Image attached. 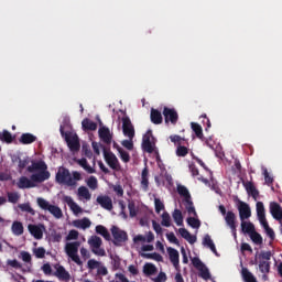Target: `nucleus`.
Wrapping results in <instances>:
<instances>
[{
  "mask_svg": "<svg viewBox=\"0 0 282 282\" xmlns=\"http://www.w3.org/2000/svg\"><path fill=\"white\" fill-rule=\"evenodd\" d=\"M155 272H158L155 264L148 262L143 265V273L145 276H152V274H155Z\"/></svg>",
  "mask_w": 282,
  "mask_h": 282,
  "instance_id": "obj_33",
  "label": "nucleus"
},
{
  "mask_svg": "<svg viewBox=\"0 0 282 282\" xmlns=\"http://www.w3.org/2000/svg\"><path fill=\"white\" fill-rule=\"evenodd\" d=\"M82 127L84 131H96V129H98V123L91 121L89 118H85L82 121Z\"/></svg>",
  "mask_w": 282,
  "mask_h": 282,
  "instance_id": "obj_25",
  "label": "nucleus"
},
{
  "mask_svg": "<svg viewBox=\"0 0 282 282\" xmlns=\"http://www.w3.org/2000/svg\"><path fill=\"white\" fill-rule=\"evenodd\" d=\"M122 131L123 135L130 140H133L135 137V129H133V124L131 123V119H129V117L122 118Z\"/></svg>",
  "mask_w": 282,
  "mask_h": 282,
  "instance_id": "obj_13",
  "label": "nucleus"
},
{
  "mask_svg": "<svg viewBox=\"0 0 282 282\" xmlns=\"http://www.w3.org/2000/svg\"><path fill=\"white\" fill-rule=\"evenodd\" d=\"M162 221L161 225L164 226L165 228H171V215L169 214V212H164L161 215Z\"/></svg>",
  "mask_w": 282,
  "mask_h": 282,
  "instance_id": "obj_44",
  "label": "nucleus"
},
{
  "mask_svg": "<svg viewBox=\"0 0 282 282\" xmlns=\"http://www.w3.org/2000/svg\"><path fill=\"white\" fill-rule=\"evenodd\" d=\"M241 230L242 232H245L246 235H251L254 232V224L250 223V221H246V220H241Z\"/></svg>",
  "mask_w": 282,
  "mask_h": 282,
  "instance_id": "obj_29",
  "label": "nucleus"
},
{
  "mask_svg": "<svg viewBox=\"0 0 282 282\" xmlns=\"http://www.w3.org/2000/svg\"><path fill=\"white\" fill-rule=\"evenodd\" d=\"M111 235L115 239L113 240L115 246H120V243H124V241H128V239H129L127 231H124L116 226L111 227Z\"/></svg>",
  "mask_w": 282,
  "mask_h": 282,
  "instance_id": "obj_8",
  "label": "nucleus"
},
{
  "mask_svg": "<svg viewBox=\"0 0 282 282\" xmlns=\"http://www.w3.org/2000/svg\"><path fill=\"white\" fill-rule=\"evenodd\" d=\"M151 131H148V133L143 137L142 149L147 153H153L154 151L153 143H151Z\"/></svg>",
  "mask_w": 282,
  "mask_h": 282,
  "instance_id": "obj_21",
  "label": "nucleus"
},
{
  "mask_svg": "<svg viewBox=\"0 0 282 282\" xmlns=\"http://www.w3.org/2000/svg\"><path fill=\"white\" fill-rule=\"evenodd\" d=\"M88 246H90L91 252L97 257H105L107 252L102 249V238L98 236H91L88 239Z\"/></svg>",
  "mask_w": 282,
  "mask_h": 282,
  "instance_id": "obj_7",
  "label": "nucleus"
},
{
  "mask_svg": "<svg viewBox=\"0 0 282 282\" xmlns=\"http://www.w3.org/2000/svg\"><path fill=\"white\" fill-rule=\"evenodd\" d=\"M78 248H80V242L79 241H74V242H67L65 245V252L74 263L77 265H82L83 262L80 260V257L78 256Z\"/></svg>",
  "mask_w": 282,
  "mask_h": 282,
  "instance_id": "obj_6",
  "label": "nucleus"
},
{
  "mask_svg": "<svg viewBox=\"0 0 282 282\" xmlns=\"http://www.w3.org/2000/svg\"><path fill=\"white\" fill-rule=\"evenodd\" d=\"M245 188L248 195H251V197H253L254 199L259 197V189H257V187L252 182L245 183Z\"/></svg>",
  "mask_w": 282,
  "mask_h": 282,
  "instance_id": "obj_27",
  "label": "nucleus"
},
{
  "mask_svg": "<svg viewBox=\"0 0 282 282\" xmlns=\"http://www.w3.org/2000/svg\"><path fill=\"white\" fill-rule=\"evenodd\" d=\"M154 206H155V213H158V215H160V213L164 210V203H162L160 198L154 199Z\"/></svg>",
  "mask_w": 282,
  "mask_h": 282,
  "instance_id": "obj_55",
  "label": "nucleus"
},
{
  "mask_svg": "<svg viewBox=\"0 0 282 282\" xmlns=\"http://www.w3.org/2000/svg\"><path fill=\"white\" fill-rule=\"evenodd\" d=\"M7 195H8V202H10V204H17V202H19L21 197L17 192H9Z\"/></svg>",
  "mask_w": 282,
  "mask_h": 282,
  "instance_id": "obj_51",
  "label": "nucleus"
},
{
  "mask_svg": "<svg viewBox=\"0 0 282 282\" xmlns=\"http://www.w3.org/2000/svg\"><path fill=\"white\" fill-rule=\"evenodd\" d=\"M172 217L176 224V226H183L184 225V216L182 215V210L174 209L172 213Z\"/></svg>",
  "mask_w": 282,
  "mask_h": 282,
  "instance_id": "obj_34",
  "label": "nucleus"
},
{
  "mask_svg": "<svg viewBox=\"0 0 282 282\" xmlns=\"http://www.w3.org/2000/svg\"><path fill=\"white\" fill-rule=\"evenodd\" d=\"M59 133L62 138L65 139L69 151H73V153L80 151V141L78 140V134H74L69 131L65 132V127L63 126L59 127Z\"/></svg>",
  "mask_w": 282,
  "mask_h": 282,
  "instance_id": "obj_4",
  "label": "nucleus"
},
{
  "mask_svg": "<svg viewBox=\"0 0 282 282\" xmlns=\"http://www.w3.org/2000/svg\"><path fill=\"white\" fill-rule=\"evenodd\" d=\"M76 239H78V231L76 229H72L66 237V241H72Z\"/></svg>",
  "mask_w": 282,
  "mask_h": 282,
  "instance_id": "obj_60",
  "label": "nucleus"
},
{
  "mask_svg": "<svg viewBox=\"0 0 282 282\" xmlns=\"http://www.w3.org/2000/svg\"><path fill=\"white\" fill-rule=\"evenodd\" d=\"M19 208L20 210H22V213H29L30 215H35V212L32 208V206H30V203L20 204Z\"/></svg>",
  "mask_w": 282,
  "mask_h": 282,
  "instance_id": "obj_49",
  "label": "nucleus"
},
{
  "mask_svg": "<svg viewBox=\"0 0 282 282\" xmlns=\"http://www.w3.org/2000/svg\"><path fill=\"white\" fill-rule=\"evenodd\" d=\"M188 148H186L185 145H177L176 147V155L177 158H186V155H188Z\"/></svg>",
  "mask_w": 282,
  "mask_h": 282,
  "instance_id": "obj_46",
  "label": "nucleus"
},
{
  "mask_svg": "<svg viewBox=\"0 0 282 282\" xmlns=\"http://www.w3.org/2000/svg\"><path fill=\"white\" fill-rule=\"evenodd\" d=\"M99 138L105 142V144H111V140H113V134L107 127H102L99 129Z\"/></svg>",
  "mask_w": 282,
  "mask_h": 282,
  "instance_id": "obj_19",
  "label": "nucleus"
},
{
  "mask_svg": "<svg viewBox=\"0 0 282 282\" xmlns=\"http://www.w3.org/2000/svg\"><path fill=\"white\" fill-rule=\"evenodd\" d=\"M259 270L262 274L270 273V261L261 260L259 263Z\"/></svg>",
  "mask_w": 282,
  "mask_h": 282,
  "instance_id": "obj_42",
  "label": "nucleus"
},
{
  "mask_svg": "<svg viewBox=\"0 0 282 282\" xmlns=\"http://www.w3.org/2000/svg\"><path fill=\"white\" fill-rule=\"evenodd\" d=\"M178 232L181 235V237H183V239H185L186 241H188V243H195V241H197V237L191 235V231L187 230L186 228H180Z\"/></svg>",
  "mask_w": 282,
  "mask_h": 282,
  "instance_id": "obj_24",
  "label": "nucleus"
},
{
  "mask_svg": "<svg viewBox=\"0 0 282 282\" xmlns=\"http://www.w3.org/2000/svg\"><path fill=\"white\" fill-rule=\"evenodd\" d=\"M249 237L257 246H261V243H263V237H261V234L257 232V230L249 234Z\"/></svg>",
  "mask_w": 282,
  "mask_h": 282,
  "instance_id": "obj_41",
  "label": "nucleus"
},
{
  "mask_svg": "<svg viewBox=\"0 0 282 282\" xmlns=\"http://www.w3.org/2000/svg\"><path fill=\"white\" fill-rule=\"evenodd\" d=\"M29 173H34L28 178V176H21L18 181V188H36V184H43L47 182L52 174L47 171V164L45 161L33 162L26 167ZM36 171H39L36 173Z\"/></svg>",
  "mask_w": 282,
  "mask_h": 282,
  "instance_id": "obj_1",
  "label": "nucleus"
},
{
  "mask_svg": "<svg viewBox=\"0 0 282 282\" xmlns=\"http://www.w3.org/2000/svg\"><path fill=\"white\" fill-rule=\"evenodd\" d=\"M141 188L147 193L149 191V167H144L141 173Z\"/></svg>",
  "mask_w": 282,
  "mask_h": 282,
  "instance_id": "obj_23",
  "label": "nucleus"
},
{
  "mask_svg": "<svg viewBox=\"0 0 282 282\" xmlns=\"http://www.w3.org/2000/svg\"><path fill=\"white\" fill-rule=\"evenodd\" d=\"M119 158L124 162V164H128V162H131V155H129V152L124 151L121 147H117Z\"/></svg>",
  "mask_w": 282,
  "mask_h": 282,
  "instance_id": "obj_40",
  "label": "nucleus"
},
{
  "mask_svg": "<svg viewBox=\"0 0 282 282\" xmlns=\"http://www.w3.org/2000/svg\"><path fill=\"white\" fill-rule=\"evenodd\" d=\"M263 175H264V182L268 186L272 185L274 182V178L270 176V173H268V169H263Z\"/></svg>",
  "mask_w": 282,
  "mask_h": 282,
  "instance_id": "obj_56",
  "label": "nucleus"
},
{
  "mask_svg": "<svg viewBox=\"0 0 282 282\" xmlns=\"http://www.w3.org/2000/svg\"><path fill=\"white\" fill-rule=\"evenodd\" d=\"M166 280H167L166 273H164L162 271L158 274L156 278L152 279V281H154V282H166Z\"/></svg>",
  "mask_w": 282,
  "mask_h": 282,
  "instance_id": "obj_64",
  "label": "nucleus"
},
{
  "mask_svg": "<svg viewBox=\"0 0 282 282\" xmlns=\"http://www.w3.org/2000/svg\"><path fill=\"white\" fill-rule=\"evenodd\" d=\"M260 259H263L262 261H270L272 259V252L270 251H262L259 256Z\"/></svg>",
  "mask_w": 282,
  "mask_h": 282,
  "instance_id": "obj_63",
  "label": "nucleus"
},
{
  "mask_svg": "<svg viewBox=\"0 0 282 282\" xmlns=\"http://www.w3.org/2000/svg\"><path fill=\"white\" fill-rule=\"evenodd\" d=\"M187 224L191 226V228H199L202 226V221L195 217H188Z\"/></svg>",
  "mask_w": 282,
  "mask_h": 282,
  "instance_id": "obj_50",
  "label": "nucleus"
},
{
  "mask_svg": "<svg viewBox=\"0 0 282 282\" xmlns=\"http://www.w3.org/2000/svg\"><path fill=\"white\" fill-rule=\"evenodd\" d=\"M238 213L240 221H246V219H250L252 217V210L250 209V205L243 200L238 202Z\"/></svg>",
  "mask_w": 282,
  "mask_h": 282,
  "instance_id": "obj_12",
  "label": "nucleus"
},
{
  "mask_svg": "<svg viewBox=\"0 0 282 282\" xmlns=\"http://www.w3.org/2000/svg\"><path fill=\"white\" fill-rule=\"evenodd\" d=\"M203 245L207 246V248L210 249L212 252H214V254H216L217 257L219 256L217 253V247H215V242H213V239L210 238L209 235H206L204 237Z\"/></svg>",
  "mask_w": 282,
  "mask_h": 282,
  "instance_id": "obj_30",
  "label": "nucleus"
},
{
  "mask_svg": "<svg viewBox=\"0 0 282 282\" xmlns=\"http://www.w3.org/2000/svg\"><path fill=\"white\" fill-rule=\"evenodd\" d=\"M0 140L2 142H7V144H12L14 141V137H12V133L10 131L4 130L3 132H0Z\"/></svg>",
  "mask_w": 282,
  "mask_h": 282,
  "instance_id": "obj_38",
  "label": "nucleus"
},
{
  "mask_svg": "<svg viewBox=\"0 0 282 282\" xmlns=\"http://www.w3.org/2000/svg\"><path fill=\"white\" fill-rule=\"evenodd\" d=\"M11 230L15 237H21L23 235V223L21 221H13L11 226Z\"/></svg>",
  "mask_w": 282,
  "mask_h": 282,
  "instance_id": "obj_32",
  "label": "nucleus"
},
{
  "mask_svg": "<svg viewBox=\"0 0 282 282\" xmlns=\"http://www.w3.org/2000/svg\"><path fill=\"white\" fill-rule=\"evenodd\" d=\"M170 140L171 142L176 144V147H181L182 144H184V142H186V140L184 138H181L180 134L170 135Z\"/></svg>",
  "mask_w": 282,
  "mask_h": 282,
  "instance_id": "obj_48",
  "label": "nucleus"
},
{
  "mask_svg": "<svg viewBox=\"0 0 282 282\" xmlns=\"http://www.w3.org/2000/svg\"><path fill=\"white\" fill-rule=\"evenodd\" d=\"M150 118L153 124H162V112H160V110L152 108Z\"/></svg>",
  "mask_w": 282,
  "mask_h": 282,
  "instance_id": "obj_28",
  "label": "nucleus"
},
{
  "mask_svg": "<svg viewBox=\"0 0 282 282\" xmlns=\"http://www.w3.org/2000/svg\"><path fill=\"white\" fill-rule=\"evenodd\" d=\"M152 228L156 232V235H162L163 229H162V226H160V224L158 221L152 220Z\"/></svg>",
  "mask_w": 282,
  "mask_h": 282,
  "instance_id": "obj_62",
  "label": "nucleus"
},
{
  "mask_svg": "<svg viewBox=\"0 0 282 282\" xmlns=\"http://www.w3.org/2000/svg\"><path fill=\"white\" fill-rule=\"evenodd\" d=\"M142 257H144V259H152L153 261H164V258L162 257V254L158 253V252H153V253H143Z\"/></svg>",
  "mask_w": 282,
  "mask_h": 282,
  "instance_id": "obj_45",
  "label": "nucleus"
},
{
  "mask_svg": "<svg viewBox=\"0 0 282 282\" xmlns=\"http://www.w3.org/2000/svg\"><path fill=\"white\" fill-rule=\"evenodd\" d=\"M167 254H169L170 261L174 265L175 270H180V251H177L173 247H169Z\"/></svg>",
  "mask_w": 282,
  "mask_h": 282,
  "instance_id": "obj_16",
  "label": "nucleus"
},
{
  "mask_svg": "<svg viewBox=\"0 0 282 282\" xmlns=\"http://www.w3.org/2000/svg\"><path fill=\"white\" fill-rule=\"evenodd\" d=\"M80 180H83L80 172H69V169L65 166H59L55 174V182L61 186L74 187Z\"/></svg>",
  "mask_w": 282,
  "mask_h": 282,
  "instance_id": "obj_2",
  "label": "nucleus"
},
{
  "mask_svg": "<svg viewBox=\"0 0 282 282\" xmlns=\"http://www.w3.org/2000/svg\"><path fill=\"white\" fill-rule=\"evenodd\" d=\"M55 276L59 279V281H69L72 279V275H69V272L65 270V267L57 264L55 265Z\"/></svg>",
  "mask_w": 282,
  "mask_h": 282,
  "instance_id": "obj_18",
  "label": "nucleus"
},
{
  "mask_svg": "<svg viewBox=\"0 0 282 282\" xmlns=\"http://www.w3.org/2000/svg\"><path fill=\"white\" fill-rule=\"evenodd\" d=\"M218 210L223 217H225V224L230 228V231L235 239H237V215L232 210L226 212V206L219 205Z\"/></svg>",
  "mask_w": 282,
  "mask_h": 282,
  "instance_id": "obj_3",
  "label": "nucleus"
},
{
  "mask_svg": "<svg viewBox=\"0 0 282 282\" xmlns=\"http://www.w3.org/2000/svg\"><path fill=\"white\" fill-rule=\"evenodd\" d=\"M73 226H75V228H82V230H87V228H91V220L87 217L77 219L73 221Z\"/></svg>",
  "mask_w": 282,
  "mask_h": 282,
  "instance_id": "obj_22",
  "label": "nucleus"
},
{
  "mask_svg": "<svg viewBox=\"0 0 282 282\" xmlns=\"http://www.w3.org/2000/svg\"><path fill=\"white\" fill-rule=\"evenodd\" d=\"M34 254L37 259H45V248L39 247L34 250Z\"/></svg>",
  "mask_w": 282,
  "mask_h": 282,
  "instance_id": "obj_59",
  "label": "nucleus"
},
{
  "mask_svg": "<svg viewBox=\"0 0 282 282\" xmlns=\"http://www.w3.org/2000/svg\"><path fill=\"white\" fill-rule=\"evenodd\" d=\"M28 164H30V161L28 159L21 160L19 158V164H18L19 173H23V169H25V166H28Z\"/></svg>",
  "mask_w": 282,
  "mask_h": 282,
  "instance_id": "obj_58",
  "label": "nucleus"
},
{
  "mask_svg": "<svg viewBox=\"0 0 282 282\" xmlns=\"http://www.w3.org/2000/svg\"><path fill=\"white\" fill-rule=\"evenodd\" d=\"M242 276L246 282H257V278H254V275L248 270L242 272Z\"/></svg>",
  "mask_w": 282,
  "mask_h": 282,
  "instance_id": "obj_53",
  "label": "nucleus"
},
{
  "mask_svg": "<svg viewBox=\"0 0 282 282\" xmlns=\"http://www.w3.org/2000/svg\"><path fill=\"white\" fill-rule=\"evenodd\" d=\"M64 200L67 204V206H69L74 215H80V213H83V208L79 205H77L76 202H74V198H72V196H65Z\"/></svg>",
  "mask_w": 282,
  "mask_h": 282,
  "instance_id": "obj_20",
  "label": "nucleus"
},
{
  "mask_svg": "<svg viewBox=\"0 0 282 282\" xmlns=\"http://www.w3.org/2000/svg\"><path fill=\"white\" fill-rule=\"evenodd\" d=\"M78 196L86 199V202H89V199H91V193H89V188H87L86 186H80L78 188Z\"/></svg>",
  "mask_w": 282,
  "mask_h": 282,
  "instance_id": "obj_39",
  "label": "nucleus"
},
{
  "mask_svg": "<svg viewBox=\"0 0 282 282\" xmlns=\"http://www.w3.org/2000/svg\"><path fill=\"white\" fill-rule=\"evenodd\" d=\"M87 186L91 188V191H96L98 188V180L96 176H90L87 181Z\"/></svg>",
  "mask_w": 282,
  "mask_h": 282,
  "instance_id": "obj_52",
  "label": "nucleus"
},
{
  "mask_svg": "<svg viewBox=\"0 0 282 282\" xmlns=\"http://www.w3.org/2000/svg\"><path fill=\"white\" fill-rule=\"evenodd\" d=\"M256 210H257V216L258 218L261 217H265V207L263 206V202H258L256 204Z\"/></svg>",
  "mask_w": 282,
  "mask_h": 282,
  "instance_id": "obj_47",
  "label": "nucleus"
},
{
  "mask_svg": "<svg viewBox=\"0 0 282 282\" xmlns=\"http://www.w3.org/2000/svg\"><path fill=\"white\" fill-rule=\"evenodd\" d=\"M87 265L89 270H96V268H100V262H98L97 260L90 259L88 260Z\"/></svg>",
  "mask_w": 282,
  "mask_h": 282,
  "instance_id": "obj_61",
  "label": "nucleus"
},
{
  "mask_svg": "<svg viewBox=\"0 0 282 282\" xmlns=\"http://www.w3.org/2000/svg\"><path fill=\"white\" fill-rule=\"evenodd\" d=\"M21 144H32L33 142H36V135L32 133H23L20 138Z\"/></svg>",
  "mask_w": 282,
  "mask_h": 282,
  "instance_id": "obj_31",
  "label": "nucleus"
},
{
  "mask_svg": "<svg viewBox=\"0 0 282 282\" xmlns=\"http://www.w3.org/2000/svg\"><path fill=\"white\" fill-rule=\"evenodd\" d=\"M36 202H37V206H40L42 210H48V213H51V215H53L55 219H61L63 217V209H61V207L56 205H52L45 198H41V197H39Z\"/></svg>",
  "mask_w": 282,
  "mask_h": 282,
  "instance_id": "obj_5",
  "label": "nucleus"
},
{
  "mask_svg": "<svg viewBox=\"0 0 282 282\" xmlns=\"http://www.w3.org/2000/svg\"><path fill=\"white\" fill-rule=\"evenodd\" d=\"M104 158L112 171H120V161H118V156H116L113 152H108L107 149L104 148Z\"/></svg>",
  "mask_w": 282,
  "mask_h": 282,
  "instance_id": "obj_11",
  "label": "nucleus"
},
{
  "mask_svg": "<svg viewBox=\"0 0 282 282\" xmlns=\"http://www.w3.org/2000/svg\"><path fill=\"white\" fill-rule=\"evenodd\" d=\"M77 164H79V166H82V169H84V171H87L89 174L96 173V170H94V167H91L90 164L87 163V159L85 158L77 160Z\"/></svg>",
  "mask_w": 282,
  "mask_h": 282,
  "instance_id": "obj_36",
  "label": "nucleus"
},
{
  "mask_svg": "<svg viewBox=\"0 0 282 282\" xmlns=\"http://www.w3.org/2000/svg\"><path fill=\"white\" fill-rule=\"evenodd\" d=\"M192 264L194 265V268H196V270H199L202 279H204L205 281H208V279H210V271L199 258L194 257L192 259Z\"/></svg>",
  "mask_w": 282,
  "mask_h": 282,
  "instance_id": "obj_10",
  "label": "nucleus"
},
{
  "mask_svg": "<svg viewBox=\"0 0 282 282\" xmlns=\"http://www.w3.org/2000/svg\"><path fill=\"white\" fill-rule=\"evenodd\" d=\"M163 116H164L165 124H169L171 122L173 126H175L180 120V115L177 113V110H175V108L164 107Z\"/></svg>",
  "mask_w": 282,
  "mask_h": 282,
  "instance_id": "obj_9",
  "label": "nucleus"
},
{
  "mask_svg": "<svg viewBox=\"0 0 282 282\" xmlns=\"http://www.w3.org/2000/svg\"><path fill=\"white\" fill-rule=\"evenodd\" d=\"M7 264H9L11 268H14L15 270H21V268H23V265L21 264V262H19L17 259L14 260H8Z\"/></svg>",
  "mask_w": 282,
  "mask_h": 282,
  "instance_id": "obj_57",
  "label": "nucleus"
},
{
  "mask_svg": "<svg viewBox=\"0 0 282 282\" xmlns=\"http://www.w3.org/2000/svg\"><path fill=\"white\" fill-rule=\"evenodd\" d=\"M95 230L97 235H100L101 237H104L106 241H111V234H109V230L107 229V227L102 225H98L96 226Z\"/></svg>",
  "mask_w": 282,
  "mask_h": 282,
  "instance_id": "obj_26",
  "label": "nucleus"
},
{
  "mask_svg": "<svg viewBox=\"0 0 282 282\" xmlns=\"http://www.w3.org/2000/svg\"><path fill=\"white\" fill-rule=\"evenodd\" d=\"M177 193L181 195V197H184V202H188L191 199V192H188V188L184 185L177 186Z\"/></svg>",
  "mask_w": 282,
  "mask_h": 282,
  "instance_id": "obj_37",
  "label": "nucleus"
},
{
  "mask_svg": "<svg viewBox=\"0 0 282 282\" xmlns=\"http://www.w3.org/2000/svg\"><path fill=\"white\" fill-rule=\"evenodd\" d=\"M128 210H129L130 217H137L138 216V209H135V203L130 202L128 204Z\"/></svg>",
  "mask_w": 282,
  "mask_h": 282,
  "instance_id": "obj_54",
  "label": "nucleus"
},
{
  "mask_svg": "<svg viewBox=\"0 0 282 282\" xmlns=\"http://www.w3.org/2000/svg\"><path fill=\"white\" fill-rule=\"evenodd\" d=\"M96 202L101 208H104V210H113V200L111 197L107 195H99L97 196Z\"/></svg>",
  "mask_w": 282,
  "mask_h": 282,
  "instance_id": "obj_15",
  "label": "nucleus"
},
{
  "mask_svg": "<svg viewBox=\"0 0 282 282\" xmlns=\"http://www.w3.org/2000/svg\"><path fill=\"white\" fill-rule=\"evenodd\" d=\"M185 208L188 213V215H193L194 217H197V212L195 210V205H193V200H185Z\"/></svg>",
  "mask_w": 282,
  "mask_h": 282,
  "instance_id": "obj_43",
  "label": "nucleus"
},
{
  "mask_svg": "<svg viewBox=\"0 0 282 282\" xmlns=\"http://www.w3.org/2000/svg\"><path fill=\"white\" fill-rule=\"evenodd\" d=\"M191 127H192V131H194L196 138H198L199 140H203L204 139V130L202 129V126L199 123L192 122Z\"/></svg>",
  "mask_w": 282,
  "mask_h": 282,
  "instance_id": "obj_35",
  "label": "nucleus"
},
{
  "mask_svg": "<svg viewBox=\"0 0 282 282\" xmlns=\"http://www.w3.org/2000/svg\"><path fill=\"white\" fill-rule=\"evenodd\" d=\"M28 230L34 239L41 240L43 239V232H45V225L39 224V225H32L30 224L28 226Z\"/></svg>",
  "mask_w": 282,
  "mask_h": 282,
  "instance_id": "obj_14",
  "label": "nucleus"
},
{
  "mask_svg": "<svg viewBox=\"0 0 282 282\" xmlns=\"http://www.w3.org/2000/svg\"><path fill=\"white\" fill-rule=\"evenodd\" d=\"M270 213H271L273 219H276V221H281L282 207L279 203H276V202L270 203Z\"/></svg>",
  "mask_w": 282,
  "mask_h": 282,
  "instance_id": "obj_17",
  "label": "nucleus"
}]
</instances>
